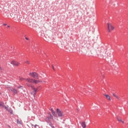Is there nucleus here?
Wrapping results in <instances>:
<instances>
[{
  "instance_id": "nucleus-15",
  "label": "nucleus",
  "mask_w": 128,
  "mask_h": 128,
  "mask_svg": "<svg viewBox=\"0 0 128 128\" xmlns=\"http://www.w3.org/2000/svg\"><path fill=\"white\" fill-rule=\"evenodd\" d=\"M17 124H22V120H20L18 119L17 120Z\"/></svg>"
},
{
  "instance_id": "nucleus-25",
  "label": "nucleus",
  "mask_w": 128,
  "mask_h": 128,
  "mask_svg": "<svg viewBox=\"0 0 128 128\" xmlns=\"http://www.w3.org/2000/svg\"><path fill=\"white\" fill-rule=\"evenodd\" d=\"M51 128H54V126H51Z\"/></svg>"
},
{
  "instance_id": "nucleus-21",
  "label": "nucleus",
  "mask_w": 128,
  "mask_h": 128,
  "mask_svg": "<svg viewBox=\"0 0 128 128\" xmlns=\"http://www.w3.org/2000/svg\"><path fill=\"white\" fill-rule=\"evenodd\" d=\"M9 112H10V114H12V110H10Z\"/></svg>"
},
{
  "instance_id": "nucleus-16",
  "label": "nucleus",
  "mask_w": 128,
  "mask_h": 128,
  "mask_svg": "<svg viewBox=\"0 0 128 128\" xmlns=\"http://www.w3.org/2000/svg\"><path fill=\"white\" fill-rule=\"evenodd\" d=\"M118 122H122V124H124V121L122 120V119L118 118Z\"/></svg>"
},
{
  "instance_id": "nucleus-18",
  "label": "nucleus",
  "mask_w": 128,
  "mask_h": 128,
  "mask_svg": "<svg viewBox=\"0 0 128 128\" xmlns=\"http://www.w3.org/2000/svg\"><path fill=\"white\" fill-rule=\"evenodd\" d=\"M32 126H34V128H36L38 126L37 124L34 125L33 124H32Z\"/></svg>"
},
{
  "instance_id": "nucleus-28",
  "label": "nucleus",
  "mask_w": 128,
  "mask_h": 128,
  "mask_svg": "<svg viewBox=\"0 0 128 128\" xmlns=\"http://www.w3.org/2000/svg\"><path fill=\"white\" fill-rule=\"evenodd\" d=\"M20 87H18V88H20Z\"/></svg>"
},
{
  "instance_id": "nucleus-7",
  "label": "nucleus",
  "mask_w": 128,
  "mask_h": 128,
  "mask_svg": "<svg viewBox=\"0 0 128 128\" xmlns=\"http://www.w3.org/2000/svg\"><path fill=\"white\" fill-rule=\"evenodd\" d=\"M108 58H107V59H106V60L109 63H110L112 62V58L110 57V53H108ZM108 54H110V56H108Z\"/></svg>"
},
{
  "instance_id": "nucleus-27",
  "label": "nucleus",
  "mask_w": 128,
  "mask_h": 128,
  "mask_svg": "<svg viewBox=\"0 0 128 128\" xmlns=\"http://www.w3.org/2000/svg\"><path fill=\"white\" fill-rule=\"evenodd\" d=\"M0 70H2V68L0 66Z\"/></svg>"
},
{
  "instance_id": "nucleus-24",
  "label": "nucleus",
  "mask_w": 128,
  "mask_h": 128,
  "mask_svg": "<svg viewBox=\"0 0 128 128\" xmlns=\"http://www.w3.org/2000/svg\"><path fill=\"white\" fill-rule=\"evenodd\" d=\"M3 26H7V24H4Z\"/></svg>"
},
{
  "instance_id": "nucleus-12",
  "label": "nucleus",
  "mask_w": 128,
  "mask_h": 128,
  "mask_svg": "<svg viewBox=\"0 0 128 128\" xmlns=\"http://www.w3.org/2000/svg\"><path fill=\"white\" fill-rule=\"evenodd\" d=\"M104 96H106V98L108 100H110V96H109L108 94H104Z\"/></svg>"
},
{
  "instance_id": "nucleus-8",
  "label": "nucleus",
  "mask_w": 128,
  "mask_h": 128,
  "mask_svg": "<svg viewBox=\"0 0 128 128\" xmlns=\"http://www.w3.org/2000/svg\"><path fill=\"white\" fill-rule=\"evenodd\" d=\"M10 64H13L16 66H20V63L18 62H16V61H12Z\"/></svg>"
},
{
  "instance_id": "nucleus-22",
  "label": "nucleus",
  "mask_w": 128,
  "mask_h": 128,
  "mask_svg": "<svg viewBox=\"0 0 128 128\" xmlns=\"http://www.w3.org/2000/svg\"><path fill=\"white\" fill-rule=\"evenodd\" d=\"M25 38H26V40H29L28 38L26 37Z\"/></svg>"
},
{
  "instance_id": "nucleus-26",
  "label": "nucleus",
  "mask_w": 128,
  "mask_h": 128,
  "mask_svg": "<svg viewBox=\"0 0 128 128\" xmlns=\"http://www.w3.org/2000/svg\"><path fill=\"white\" fill-rule=\"evenodd\" d=\"M7 28H10V26H7Z\"/></svg>"
},
{
  "instance_id": "nucleus-14",
  "label": "nucleus",
  "mask_w": 128,
  "mask_h": 128,
  "mask_svg": "<svg viewBox=\"0 0 128 128\" xmlns=\"http://www.w3.org/2000/svg\"><path fill=\"white\" fill-rule=\"evenodd\" d=\"M0 106H2V108H4V102H0Z\"/></svg>"
},
{
  "instance_id": "nucleus-23",
  "label": "nucleus",
  "mask_w": 128,
  "mask_h": 128,
  "mask_svg": "<svg viewBox=\"0 0 128 128\" xmlns=\"http://www.w3.org/2000/svg\"><path fill=\"white\" fill-rule=\"evenodd\" d=\"M52 68L54 70V66H52Z\"/></svg>"
},
{
  "instance_id": "nucleus-17",
  "label": "nucleus",
  "mask_w": 128,
  "mask_h": 128,
  "mask_svg": "<svg viewBox=\"0 0 128 128\" xmlns=\"http://www.w3.org/2000/svg\"><path fill=\"white\" fill-rule=\"evenodd\" d=\"M24 64H30V61L26 60L24 62Z\"/></svg>"
},
{
  "instance_id": "nucleus-13",
  "label": "nucleus",
  "mask_w": 128,
  "mask_h": 128,
  "mask_svg": "<svg viewBox=\"0 0 128 128\" xmlns=\"http://www.w3.org/2000/svg\"><path fill=\"white\" fill-rule=\"evenodd\" d=\"M112 96H114V98H116L118 100H120V98H119L118 96H116V94L113 93V94H112Z\"/></svg>"
},
{
  "instance_id": "nucleus-6",
  "label": "nucleus",
  "mask_w": 128,
  "mask_h": 128,
  "mask_svg": "<svg viewBox=\"0 0 128 128\" xmlns=\"http://www.w3.org/2000/svg\"><path fill=\"white\" fill-rule=\"evenodd\" d=\"M10 92H12L14 94H18V90L16 88H9Z\"/></svg>"
},
{
  "instance_id": "nucleus-19",
  "label": "nucleus",
  "mask_w": 128,
  "mask_h": 128,
  "mask_svg": "<svg viewBox=\"0 0 128 128\" xmlns=\"http://www.w3.org/2000/svg\"><path fill=\"white\" fill-rule=\"evenodd\" d=\"M49 126H52V122H50L49 123Z\"/></svg>"
},
{
  "instance_id": "nucleus-3",
  "label": "nucleus",
  "mask_w": 128,
  "mask_h": 128,
  "mask_svg": "<svg viewBox=\"0 0 128 128\" xmlns=\"http://www.w3.org/2000/svg\"><path fill=\"white\" fill-rule=\"evenodd\" d=\"M57 110V116L58 118H62V116H64V112H62V110H60L57 108L56 110Z\"/></svg>"
},
{
  "instance_id": "nucleus-1",
  "label": "nucleus",
  "mask_w": 128,
  "mask_h": 128,
  "mask_svg": "<svg viewBox=\"0 0 128 128\" xmlns=\"http://www.w3.org/2000/svg\"><path fill=\"white\" fill-rule=\"evenodd\" d=\"M20 80H25L26 82V85L28 88H32V84H38V82H40V80H36V79H32L30 78H28L26 79H24V78H20Z\"/></svg>"
},
{
  "instance_id": "nucleus-4",
  "label": "nucleus",
  "mask_w": 128,
  "mask_h": 128,
  "mask_svg": "<svg viewBox=\"0 0 128 128\" xmlns=\"http://www.w3.org/2000/svg\"><path fill=\"white\" fill-rule=\"evenodd\" d=\"M114 26H112V25L110 23H108V32H110V30H114Z\"/></svg>"
},
{
  "instance_id": "nucleus-5",
  "label": "nucleus",
  "mask_w": 128,
  "mask_h": 128,
  "mask_svg": "<svg viewBox=\"0 0 128 128\" xmlns=\"http://www.w3.org/2000/svg\"><path fill=\"white\" fill-rule=\"evenodd\" d=\"M51 120H52V114H49V116H48L45 119L46 122H50Z\"/></svg>"
},
{
  "instance_id": "nucleus-9",
  "label": "nucleus",
  "mask_w": 128,
  "mask_h": 128,
  "mask_svg": "<svg viewBox=\"0 0 128 128\" xmlns=\"http://www.w3.org/2000/svg\"><path fill=\"white\" fill-rule=\"evenodd\" d=\"M33 90H34V94H33V96H36V92H38V88H33Z\"/></svg>"
},
{
  "instance_id": "nucleus-10",
  "label": "nucleus",
  "mask_w": 128,
  "mask_h": 128,
  "mask_svg": "<svg viewBox=\"0 0 128 128\" xmlns=\"http://www.w3.org/2000/svg\"><path fill=\"white\" fill-rule=\"evenodd\" d=\"M51 112L54 116H56V118H58V114H56V112H54L52 109H51Z\"/></svg>"
},
{
  "instance_id": "nucleus-2",
  "label": "nucleus",
  "mask_w": 128,
  "mask_h": 128,
  "mask_svg": "<svg viewBox=\"0 0 128 128\" xmlns=\"http://www.w3.org/2000/svg\"><path fill=\"white\" fill-rule=\"evenodd\" d=\"M29 75H30V76H32V78H34L38 80V74H36V72H30L29 74Z\"/></svg>"
},
{
  "instance_id": "nucleus-11",
  "label": "nucleus",
  "mask_w": 128,
  "mask_h": 128,
  "mask_svg": "<svg viewBox=\"0 0 128 128\" xmlns=\"http://www.w3.org/2000/svg\"><path fill=\"white\" fill-rule=\"evenodd\" d=\"M81 125L82 128H86V127L85 122H82Z\"/></svg>"
},
{
  "instance_id": "nucleus-20",
  "label": "nucleus",
  "mask_w": 128,
  "mask_h": 128,
  "mask_svg": "<svg viewBox=\"0 0 128 128\" xmlns=\"http://www.w3.org/2000/svg\"><path fill=\"white\" fill-rule=\"evenodd\" d=\"M4 108L5 110H8V107H6V106L5 105H4Z\"/></svg>"
}]
</instances>
